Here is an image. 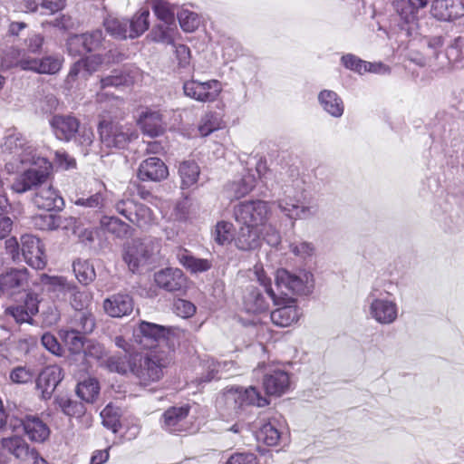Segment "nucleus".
<instances>
[{
    "instance_id": "bb28decb",
    "label": "nucleus",
    "mask_w": 464,
    "mask_h": 464,
    "mask_svg": "<svg viewBox=\"0 0 464 464\" xmlns=\"http://www.w3.org/2000/svg\"><path fill=\"white\" fill-rule=\"evenodd\" d=\"M233 364L231 361L218 362L214 358H206L200 363L202 372L200 376L196 378L195 382L198 385H203L213 380H218L221 378L222 373L227 372Z\"/></svg>"
},
{
    "instance_id": "a18cd8bd",
    "label": "nucleus",
    "mask_w": 464,
    "mask_h": 464,
    "mask_svg": "<svg viewBox=\"0 0 464 464\" xmlns=\"http://www.w3.org/2000/svg\"><path fill=\"white\" fill-rule=\"evenodd\" d=\"M149 16V10L142 8L129 20L128 28L130 38L133 39L139 37L148 30L150 26Z\"/></svg>"
},
{
    "instance_id": "c03bdc74",
    "label": "nucleus",
    "mask_w": 464,
    "mask_h": 464,
    "mask_svg": "<svg viewBox=\"0 0 464 464\" xmlns=\"http://www.w3.org/2000/svg\"><path fill=\"white\" fill-rule=\"evenodd\" d=\"M281 438V431L276 420H269L263 423L256 431V439L267 446H276Z\"/></svg>"
},
{
    "instance_id": "1a4fd4ad",
    "label": "nucleus",
    "mask_w": 464,
    "mask_h": 464,
    "mask_svg": "<svg viewBox=\"0 0 464 464\" xmlns=\"http://www.w3.org/2000/svg\"><path fill=\"white\" fill-rule=\"evenodd\" d=\"M276 204L279 210L293 220L306 219L316 213V208L306 205L302 199V193H295L288 185L284 190V197L279 198Z\"/></svg>"
},
{
    "instance_id": "774afa93",
    "label": "nucleus",
    "mask_w": 464,
    "mask_h": 464,
    "mask_svg": "<svg viewBox=\"0 0 464 464\" xmlns=\"http://www.w3.org/2000/svg\"><path fill=\"white\" fill-rule=\"evenodd\" d=\"M70 299L72 306L77 311H84L91 301L90 295L85 291H80L73 285V290L70 291L68 297Z\"/></svg>"
},
{
    "instance_id": "dca6fc26",
    "label": "nucleus",
    "mask_w": 464,
    "mask_h": 464,
    "mask_svg": "<svg viewBox=\"0 0 464 464\" xmlns=\"http://www.w3.org/2000/svg\"><path fill=\"white\" fill-rule=\"evenodd\" d=\"M171 331V327L141 321L133 332V339L140 347L151 351L156 343L164 340Z\"/></svg>"
},
{
    "instance_id": "bf43d9fd",
    "label": "nucleus",
    "mask_w": 464,
    "mask_h": 464,
    "mask_svg": "<svg viewBox=\"0 0 464 464\" xmlns=\"http://www.w3.org/2000/svg\"><path fill=\"white\" fill-rule=\"evenodd\" d=\"M102 424L112 432H117L120 427V411L117 407L108 404L101 412Z\"/></svg>"
},
{
    "instance_id": "5701e85b",
    "label": "nucleus",
    "mask_w": 464,
    "mask_h": 464,
    "mask_svg": "<svg viewBox=\"0 0 464 464\" xmlns=\"http://www.w3.org/2000/svg\"><path fill=\"white\" fill-rule=\"evenodd\" d=\"M430 13L438 20L453 21L464 15V4L462 0H434Z\"/></svg>"
},
{
    "instance_id": "2f4dec72",
    "label": "nucleus",
    "mask_w": 464,
    "mask_h": 464,
    "mask_svg": "<svg viewBox=\"0 0 464 464\" xmlns=\"http://www.w3.org/2000/svg\"><path fill=\"white\" fill-rule=\"evenodd\" d=\"M139 75L137 69H114L110 75L100 80V88L130 86L137 81Z\"/></svg>"
},
{
    "instance_id": "338daca9",
    "label": "nucleus",
    "mask_w": 464,
    "mask_h": 464,
    "mask_svg": "<svg viewBox=\"0 0 464 464\" xmlns=\"http://www.w3.org/2000/svg\"><path fill=\"white\" fill-rule=\"evenodd\" d=\"M292 254L303 259L311 257L314 253V246L312 243L295 239L289 244Z\"/></svg>"
},
{
    "instance_id": "09e8293b",
    "label": "nucleus",
    "mask_w": 464,
    "mask_h": 464,
    "mask_svg": "<svg viewBox=\"0 0 464 464\" xmlns=\"http://www.w3.org/2000/svg\"><path fill=\"white\" fill-rule=\"evenodd\" d=\"M60 336L68 350L74 354L82 353L84 349L86 338L76 330H61Z\"/></svg>"
},
{
    "instance_id": "864d4df0",
    "label": "nucleus",
    "mask_w": 464,
    "mask_h": 464,
    "mask_svg": "<svg viewBox=\"0 0 464 464\" xmlns=\"http://www.w3.org/2000/svg\"><path fill=\"white\" fill-rule=\"evenodd\" d=\"M99 391V383L93 378L79 382L76 388L77 395L86 402H92L98 396Z\"/></svg>"
},
{
    "instance_id": "f3484780",
    "label": "nucleus",
    "mask_w": 464,
    "mask_h": 464,
    "mask_svg": "<svg viewBox=\"0 0 464 464\" xmlns=\"http://www.w3.org/2000/svg\"><path fill=\"white\" fill-rule=\"evenodd\" d=\"M190 407H170L162 415V428L170 433L188 431L192 428V420L189 419Z\"/></svg>"
},
{
    "instance_id": "20e7f679",
    "label": "nucleus",
    "mask_w": 464,
    "mask_h": 464,
    "mask_svg": "<svg viewBox=\"0 0 464 464\" xmlns=\"http://www.w3.org/2000/svg\"><path fill=\"white\" fill-rule=\"evenodd\" d=\"M276 286L282 295H307L314 288V275L306 270L290 272L280 268L276 273Z\"/></svg>"
},
{
    "instance_id": "6e6d98bb",
    "label": "nucleus",
    "mask_w": 464,
    "mask_h": 464,
    "mask_svg": "<svg viewBox=\"0 0 464 464\" xmlns=\"http://www.w3.org/2000/svg\"><path fill=\"white\" fill-rule=\"evenodd\" d=\"M73 272L77 279L83 285L90 284L96 277L93 265L87 260L73 262Z\"/></svg>"
},
{
    "instance_id": "603ef678",
    "label": "nucleus",
    "mask_w": 464,
    "mask_h": 464,
    "mask_svg": "<svg viewBox=\"0 0 464 464\" xmlns=\"http://www.w3.org/2000/svg\"><path fill=\"white\" fill-rule=\"evenodd\" d=\"M212 237L214 241L220 246L230 244L235 238L234 225L228 221H218L212 231Z\"/></svg>"
},
{
    "instance_id": "9d476101",
    "label": "nucleus",
    "mask_w": 464,
    "mask_h": 464,
    "mask_svg": "<svg viewBox=\"0 0 464 464\" xmlns=\"http://www.w3.org/2000/svg\"><path fill=\"white\" fill-rule=\"evenodd\" d=\"M430 0H397L394 8L401 18L400 26L408 36L418 34L419 10L424 8Z\"/></svg>"
},
{
    "instance_id": "ddd939ff",
    "label": "nucleus",
    "mask_w": 464,
    "mask_h": 464,
    "mask_svg": "<svg viewBox=\"0 0 464 464\" xmlns=\"http://www.w3.org/2000/svg\"><path fill=\"white\" fill-rule=\"evenodd\" d=\"M63 62V59L57 55H46L38 59L22 52L15 66L39 74H55L61 70Z\"/></svg>"
},
{
    "instance_id": "c756f323",
    "label": "nucleus",
    "mask_w": 464,
    "mask_h": 464,
    "mask_svg": "<svg viewBox=\"0 0 464 464\" xmlns=\"http://www.w3.org/2000/svg\"><path fill=\"white\" fill-rule=\"evenodd\" d=\"M38 313V304L36 300L28 296L23 304H18L7 307L5 311V316L13 318L16 324L33 323V316Z\"/></svg>"
},
{
    "instance_id": "c85d7f7f",
    "label": "nucleus",
    "mask_w": 464,
    "mask_h": 464,
    "mask_svg": "<svg viewBox=\"0 0 464 464\" xmlns=\"http://www.w3.org/2000/svg\"><path fill=\"white\" fill-rule=\"evenodd\" d=\"M256 185V174L252 169H245L240 177L227 183L225 189L229 198H240L252 191Z\"/></svg>"
},
{
    "instance_id": "4be33fe9",
    "label": "nucleus",
    "mask_w": 464,
    "mask_h": 464,
    "mask_svg": "<svg viewBox=\"0 0 464 464\" xmlns=\"http://www.w3.org/2000/svg\"><path fill=\"white\" fill-rule=\"evenodd\" d=\"M63 378V371L59 366L49 365L45 367L36 379V389L40 391L42 399H50Z\"/></svg>"
},
{
    "instance_id": "69168bd1",
    "label": "nucleus",
    "mask_w": 464,
    "mask_h": 464,
    "mask_svg": "<svg viewBox=\"0 0 464 464\" xmlns=\"http://www.w3.org/2000/svg\"><path fill=\"white\" fill-rule=\"evenodd\" d=\"M34 378V372L25 366H16L11 370L9 379L15 384H27Z\"/></svg>"
},
{
    "instance_id": "7ed1b4c3",
    "label": "nucleus",
    "mask_w": 464,
    "mask_h": 464,
    "mask_svg": "<svg viewBox=\"0 0 464 464\" xmlns=\"http://www.w3.org/2000/svg\"><path fill=\"white\" fill-rule=\"evenodd\" d=\"M98 132L102 144L108 149H124L138 138L137 131L130 124L107 118L99 121Z\"/></svg>"
},
{
    "instance_id": "c9c22d12",
    "label": "nucleus",
    "mask_w": 464,
    "mask_h": 464,
    "mask_svg": "<svg viewBox=\"0 0 464 464\" xmlns=\"http://www.w3.org/2000/svg\"><path fill=\"white\" fill-rule=\"evenodd\" d=\"M138 123L143 133L150 137L159 136L164 130L162 115L159 111L147 109L140 115Z\"/></svg>"
},
{
    "instance_id": "3c124183",
    "label": "nucleus",
    "mask_w": 464,
    "mask_h": 464,
    "mask_svg": "<svg viewBox=\"0 0 464 464\" xmlns=\"http://www.w3.org/2000/svg\"><path fill=\"white\" fill-rule=\"evenodd\" d=\"M44 38L41 34L32 32L24 40V47L14 51V63L20 57V53H25L27 55L39 53L42 50Z\"/></svg>"
},
{
    "instance_id": "7c9ffc66",
    "label": "nucleus",
    "mask_w": 464,
    "mask_h": 464,
    "mask_svg": "<svg viewBox=\"0 0 464 464\" xmlns=\"http://www.w3.org/2000/svg\"><path fill=\"white\" fill-rule=\"evenodd\" d=\"M261 227L240 225L238 232L234 238L236 246L242 251H250L261 246Z\"/></svg>"
},
{
    "instance_id": "6e6552de",
    "label": "nucleus",
    "mask_w": 464,
    "mask_h": 464,
    "mask_svg": "<svg viewBox=\"0 0 464 464\" xmlns=\"http://www.w3.org/2000/svg\"><path fill=\"white\" fill-rule=\"evenodd\" d=\"M270 214L268 202L256 199L238 203L234 207L233 215L239 225L262 227Z\"/></svg>"
},
{
    "instance_id": "37998d69",
    "label": "nucleus",
    "mask_w": 464,
    "mask_h": 464,
    "mask_svg": "<svg viewBox=\"0 0 464 464\" xmlns=\"http://www.w3.org/2000/svg\"><path fill=\"white\" fill-rule=\"evenodd\" d=\"M244 307L246 312L256 314L267 310L269 304L257 288L249 286L244 295Z\"/></svg>"
},
{
    "instance_id": "473e14b6",
    "label": "nucleus",
    "mask_w": 464,
    "mask_h": 464,
    "mask_svg": "<svg viewBox=\"0 0 464 464\" xmlns=\"http://www.w3.org/2000/svg\"><path fill=\"white\" fill-rule=\"evenodd\" d=\"M105 313L111 317H122L133 310V301L129 295H113L103 302Z\"/></svg>"
},
{
    "instance_id": "6ab92c4d",
    "label": "nucleus",
    "mask_w": 464,
    "mask_h": 464,
    "mask_svg": "<svg viewBox=\"0 0 464 464\" xmlns=\"http://www.w3.org/2000/svg\"><path fill=\"white\" fill-rule=\"evenodd\" d=\"M280 300L276 309L271 312L270 318L273 324L281 327H287L296 323L302 313L300 308L295 304V300L292 297L277 296Z\"/></svg>"
},
{
    "instance_id": "39448f33",
    "label": "nucleus",
    "mask_w": 464,
    "mask_h": 464,
    "mask_svg": "<svg viewBox=\"0 0 464 464\" xmlns=\"http://www.w3.org/2000/svg\"><path fill=\"white\" fill-rule=\"evenodd\" d=\"M219 402L235 413H239L246 406L264 407L269 403L267 399L263 397L254 386L227 388L223 392Z\"/></svg>"
},
{
    "instance_id": "49530a36",
    "label": "nucleus",
    "mask_w": 464,
    "mask_h": 464,
    "mask_svg": "<svg viewBox=\"0 0 464 464\" xmlns=\"http://www.w3.org/2000/svg\"><path fill=\"white\" fill-rule=\"evenodd\" d=\"M72 329L82 334H91L95 327V318L89 311H77L72 319Z\"/></svg>"
},
{
    "instance_id": "680f3d73",
    "label": "nucleus",
    "mask_w": 464,
    "mask_h": 464,
    "mask_svg": "<svg viewBox=\"0 0 464 464\" xmlns=\"http://www.w3.org/2000/svg\"><path fill=\"white\" fill-rule=\"evenodd\" d=\"M59 408L63 412L71 417H81L85 412V407L82 402L72 401L66 397H60L57 400Z\"/></svg>"
},
{
    "instance_id": "13d9d810",
    "label": "nucleus",
    "mask_w": 464,
    "mask_h": 464,
    "mask_svg": "<svg viewBox=\"0 0 464 464\" xmlns=\"http://www.w3.org/2000/svg\"><path fill=\"white\" fill-rule=\"evenodd\" d=\"M178 19L180 24V27L185 32H194L196 29L198 28L201 23V19L199 15L192 12L188 9H181L178 13Z\"/></svg>"
},
{
    "instance_id": "423d86ee",
    "label": "nucleus",
    "mask_w": 464,
    "mask_h": 464,
    "mask_svg": "<svg viewBox=\"0 0 464 464\" xmlns=\"http://www.w3.org/2000/svg\"><path fill=\"white\" fill-rule=\"evenodd\" d=\"M366 306L368 316L380 324H392L398 318L399 308L396 302L383 297L375 288L368 294Z\"/></svg>"
},
{
    "instance_id": "412c9836",
    "label": "nucleus",
    "mask_w": 464,
    "mask_h": 464,
    "mask_svg": "<svg viewBox=\"0 0 464 464\" xmlns=\"http://www.w3.org/2000/svg\"><path fill=\"white\" fill-rule=\"evenodd\" d=\"M263 387L267 395L281 396L289 390V374L279 368L269 370L264 374Z\"/></svg>"
},
{
    "instance_id": "5fc2aeb1",
    "label": "nucleus",
    "mask_w": 464,
    "mask_h": 464,
    "mask_svg": "<svg viewBox=\"0 0 464 464\" xmlns=\"http://www.w3.org/2000/svg\"><path fill=\"white\" fill-rule=\"evenodd\" d=\"M101 225L107 232L120 238L125 237L129 234V225L115 217H102Z\"/></svg>"
},
{
    "instance_id": "0e129e2a",
    "label": "nucleus",
    "mask_w": 464,
    "mask_h": 464,
    "mask_svg": "<svg viewBox=\"0 0 464 464\" xmlns=\"http://www.w3.org/2000/svg\"><path fill=\"white\" fill-rule=\"evenodd\" d=\"M156 16L165 24H174L175 13L164 1H154L152 5Z\"/></svg>"
},
{
    "instance_id": "8fccbe9b",
    "label": "nucleus",
    "mask_w": 464,
    "mask_h": 464,
    "mask_svg": "<svg viewBox=\"0 0 464 464\" xmlns=\"http://www.w3.org/2000/svg\"><path fill=\"white\" fill-rule=\"evenodd\" d=\"M179 173L181 179L182 188H189L197 183L200 169L195 161L185 160L180 163Z\"/></svg>"
},
{
    "instance_id": "de8ad7c7",
    "label": "nucleus",
    "mask_w": 464,
    "mask_h": 464,
    "mask_svg": "<svg viewBox=\"0 0 464 464\" xmlns=\"http://www.w3.org/2000/svg\"><path fill=\"white\" fill-rule=\"evenodd\" d=\"M129 20L113 16L107 17L103 25L109 34L118 39L130 38Z\"/></svg>"
},
{
    "instance_id": "9b49d317",
    "label": "nucleus",
    "mask_w": 464,
    "mask_h": 464,
    "mask_svg": "<svg viewBox=\"0 0 464 464\" xmlns=\"http://www.w3.org/2000/svg\"><path fill=\"white\" fill-rule=\"evenodd\" d=\"M2 149L4 151L13 154L14 161H19L22 165L33 160L37 155L34 146L14 130H8L2 143Z\"/></svg>"
},
{
    "instance_id": "ea45409f",
    "label": "nucleus",
    "mask_w": 464,
    "mask_h": 464,
    "mask_svg": "<svg viewBox=\"0 0 464 464\" xmlns=\"http://www.w3.org/2000/svg\"><path fill=\"white\" fill-rule=\"evenodd\" d=\"M179 262L191 274H198L208 271L213 264L209 259L198 258L188 250H180L177 254Z\"/></svg>"
},
{
    "instance_id": "e433bc0d",
    "label": "nucleus",
    "mask_w": 464,
    "mask_h": 464,
    "mask_svg": "<svg viewBox=\"0 0 464 464\" xmlns=\"http://www.w3.org/2000/svg\"><path fill=\"white\" fill-rule=\"evenodd\" d=\"M1 444L5 451L21 461L30 460V457L34 454V449H31L20 436L4 438Z\"/></svg>"
},
{
    "instance_id": "2eb2a0df",
    "label": "nucleus",
    "mask_w": 464,
    "mask_h": 464,
    "mask_svg": "<svg viewBox=\"0 0 464 464\" xmlns=\"http://www.w3.org/2000/svg\"><path fill=\"white\" fill-rule=\"evenodd\" d=\"M96 188L91 189L88 193H82L76 195L72 198V202L83 209L87 213H92L95 216L102 214L108 203L107 189L103 183L96 182Z\"/></svg>"
},
{
    "instance_id": "4c0bfd02",
    "label": "nucleus",
    "mask_w": 464,
    "mask_h": 464,
    "mask_svg": "<svg viewBox=\"0 0 464 464\" xmlns=\"http://www.w3.org/2000/svg\"><path fill=\"white\" fill-rule=\"evenodd\" d=\"M41 283L46 292L53 294L58 299L66 300L69 292L73 290V285L63 276L43 275Z\"/></svg>"
},
{
    "instance_id": "4468645a",
    "label": "nucleus",
    "mask_w": 464,
    "mask_h": 464,
    "mask_svg": "<svg viewBox=\"0 0 464 464\" xmlns=\"http://www.w3.org/2000/svg\"><path fill=\"white\" fill-rule=\"evenodd\" d=\"M104 38L101 29L82 34H74L67 40V49L71 55L99 51L103 47Z\"/></svg>"
},
{
    "instance_id": "f03ea898",
    "label": "nucleus",
    "mask_w": 464,
    "mask_h": 464,
    "mask_svg": "<svg viewBox=\"0 0 464 464\" xmlns=\"http://www.w3.org/2000/svg\"><path fill=\"white\" fill-rule=\"evenodd\" d=\"M25 165L31 167L18 175L12 184V189L16 193L39 189L47 183L51 174L52 163L46 158L35 155V158Z\"/></svg>"
},
{
    "instance_id": "f257e3e1",
    "label": "nucleus",
    "mask_w": 464,
    "mask_h": 464,
    "mask_svg": "<svg viewBox=\"0 0 464 464\" xmlns=\"http://www.w3.org/2000/svg\"><path fill=\"white\" fill-rule=\"evenodd\" d=\"M169 354L160 350H151L145 353H137L130 357V371L147 386L159 382L163 376V370L169 365Z\"/></svg>"
},
{
    "instance_id": "0eeeda50",
    "label": "nucleus",
    "mask_w": 464,
    "mask_h": 464,
    "mask_svg": "<svg viewBox=\"0 0 464 464\" xmlns=\"http://www.w3.org/2000/svg\"><path fill=\"white\" fill-rule=\"evenodd\" d=\"M160 250V241L157 238L134 239L127 245L124 261L130 271L135 272L147 264Z\"/></svg>"
},
{
    "instance_id": "f704fd0d",
    "label": "nucleus",
    "mask_w": 464,
    "mask_h": 464,
    "mask_svg": "<svg viewBox=\"0 0 464 464\" xmlns=\"http://www.w3.org/2000/svg\"><path fill=\"white\" fill-rule=\"evenodd\" d=\"M22 425L24 433L32 441L44 442L50 436V429L48 425L38 416H25V418L22 420Z\"/></svg>"
},
{
    "instance_id": "052dcab7",
    "label": "nucleus",
    "mask_w": 464,
    "mask_h": 464,
    "mask_svg": "<svg viewBox=\"0 0 464 464\" xmlns=\"http://www.w3.org/2000/svg\"><path fill=\"white\" fill-rule=\"evenodd\" d=\"M60 218L53 213L40 214L33 217V226L40 230H53L59 227Z\"/></svg>"
},
{
    "instance_id": "f8f14e48",
    "label": "nucleus",
    "mask_w": 464,
    "mask_h": 464,
    "mask_svg": "<svg viewBox=\"0 0 464 464\" xmlns=\"http://www.w3.org/2000/svg\"><path fill=\"white\" fill-rule=\"evenodd\" d=\"M115 209L117 213L140 227H146L154 221L153 213L149 207L138 204L130 198L118 200L115 203Z\"/></svg>"
},
{
    "instance_id": "4d7b16f0",
    "label": "nucleus",
    "mask_w": 464,
    "mask_h": 464,
    "mask_svg": "<svg viewBox=\"0 0 464 464\" xmlns=\"http://www.w3.org/2000/svg\"><path fill=\"white\" fill-rule=\"evenodd\" d=\"M177 28L174 24H160L152 32L153 40L166 44H175Z\"/></svg>"
},
{
    "instance_id": "b1692460",
    "label": "nucleus",
    "mask_w": 464,
    "mask_h": 464,
    "mask_svg": "<svg viewBox=\"0 0 464 464\" xmlns=\"http://www.w3.org/2000/svg\"><path fill=\"white\" fill-rule=\"evenodd\" d=\"M50 125L58 140L70 141L79 130L80 121L72 115H54Z\"/></svg>"
},
{
    "instance_id": "a211bd4d",
    "label": "nucleus",
    "mask_w": 464,
    "mask_h": 464,
    "mask_svg": "<svg viewBox=\"0 0 464 464\" xmlns=\"http://www.w3.org/2000/svg\"><path fill=\"white\" fill-rule=\"evenodd\" d=\"M21 250L24 261L34 269H43L46 265V257L39 238L33 235L21 237Z\"/></svg>"
},
{
    "instance_id": "cd10ccee",
    "label": "nucleus",
    "mask_w": 464,
    "mask_h": 464,
    "mask_svg": "<svg viewBox=\"0 0 464 464\" xmlns=\"http://www.w3.org/2000/svg\"><path fill=\"white\" fill-rule=\"evenodd\" d=\"M33 202L38 208L45 209L48 212L61 210L64 206L63 198L59 195L58 191L51 185L46 184L37 189Z\"/></svg>"
},
{
    "instance_id": "aec40b11",
    "label": "nucleus",
    "mask_w": 464,
    "mask_h": 464,
    "mask_svg": "<svg viewBox=\"0 0 464 464\" xmlns=\"http://www.w3.org/2000/svg\"><path fill=\"white\" fill-rule=\"evenodd\" d=\"M185 95L199 102L214 101L220 92L219 82L217 80L208 82L188 81L183 85Z\"/></svg>"
},
{
    "instance_id": "a878e982",
    "label": "nucleus",
    "mask_w": 464,
    "mask_h": 464,
    "mask_svg": "<svg viewBox=\"0 0 464 464\" xmlns=\"http://www.w3.org/2000/svg\"><path fill=\"white\" fill-rule=\"evenodd\" d=\"M169 175L165 163L157 157H150L140 162L138 178L142 181H160Z\"/></svg>"
},
{
    "instance_id": "72a5a7b5",
    "label": "nucleus",
    "mask_w": 464,
    "mask_h": 464,
    "mask_svg": "<svg viewBox=\"0 0 464 464\" xmlns=\"http://www.w3.org/2000/svg\"><path fill=\"white\" fill-rule=\"evenodd\" d=\"M155 283L169 292L180 290L186 283L183 272L178 268H166L155 274Z\"/></svg>"
},
{
    "instance_id": "79ce46f5",
    "label": "nucleus",
    "mask_w": 464,
    "mask_h": 464,
    "mask_svg": "<svg viewBox=\"0 0 464 464\" xmlns=\"http://www.w3.org/2000/svg\"><path fill=\"white\" fill-rule=\"evenodd\" d=\"M318 101L323 109L334 118L343 114L344 105L338 94L330 90H324L318 95Z\"/></svg>"
},
{
    "instance_id": "e2e57ef3",
    "label": "nucleus",
    "mask_w": 464,
    "mask_h": 464,
    "mask_svg": "<svg viewBox=\"0 0 464 464\" xmlns=\"http://www.w3.org/2000/svg\"><path fill=\"white\" fill-rule=\"evenodd\" d=\"M254 274L256 276V280L259 282L261 285L264 286L266 294L273 300L274 304H279L280 300L277 298L276 294L272 288L271 279L266 276L264 267L260 264H256L254 266Z\"/></svg>"
},
{
    "instance_id": "a19ab883",
    "label": "nucleus",
    "mask_w": 464,
    "mask_h": 464,
    "mask_svg": "<svg viewBox=\"0 0 464 464\" xmlns=\"http://www.w3.org/2000/svg\"><path fill=\"white\" fill-rule=\"evenodd\" d=\"M22 7L26 13L40 12L42 14H51L64 7L63 0H23Z\"/></svg>"
},
{
    "instance_id": "393cba45",
    "label": "nucleus",
    "mask_w": 464,
    "mask_h": 464,
    "mask_svg": "<svg viewBox=\"0 0 464 464\" xmlns=\"http://www.w3.org/2000/svg\"><path fill=\"white\" fill-rule=\"evenodd\" d=\"M28 271L23 269H11L0 276V291L5 295H14L24 290L28 285Z\"/></svg>"
},
{
    "instance_id": "58836bf2",
    "label": "nucleus",
    "mask_w": 464,
    "mask_h": 464,
    "mask_svg": "<svg viewBox=\"0 0 464 464\" xmlns=\"http://www.w3.org/2000/svg\"><path fill=\"white\" fill-rule=\"evenodd\" d=\"M109 58L110 54L108 53L104 56L101 54H92L85 57L84 59H81L72 66L69 76H77L82 71L91 74L101 69L104 64L108 63L109 62L107 60H109Z\"/></svg>"
}]
</instances>
